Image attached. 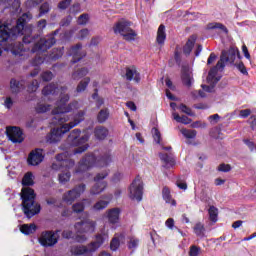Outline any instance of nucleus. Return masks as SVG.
<instances>
[{
  "mask_svg": "<svg viewBox=\"0 0 256 256\" xmlns=\"http://www.w3.org/2000/svg\"><path fill=\"white\" fill-rule=\"evenodd\" d=\"M60 91V100L56 103V107L52 110V125H59L60 127L54 128L46 136L47 143H59L63 139L65 133H69L70 129L77 127L79 123L85 120V112L79 111L76 115L69 116L67 113L79 109V102L74 101L67 105L69 101V94H63L67 91V87H60L59 84L51 83L45 86L42 90V95H55Z\"/></svg>",
  "mask_w": 256,
  "mask_h": 256,
  "instance_id": "obj_1",
  "label": "nucleus"
},
{
  "mask_svg": "<svg viewBox=\"0 0 256 256\" xmlns=\"http://www.w3.org/2000/svg\"><path fill=\"white\" fill-rule=\"evenodd\" d=\"M237 57H239V49L236 47H230L229 50L222 51L220 60L208 73L207 83L209 85H202L203 91H206V93H213L215 85H217L221 80V76L218 74L219 71H223V69H225V63L233 65Z\"/></svg>",
  "mask_w": 256,
  "mask_h": 256,
  "instance_id": "obj_2",
  "label": "nucleus"
},
{
  "mask_svg": "<svg viewBox=\"0 0 256 256\" xmlns=\"http://www.w3.org/2000/svg\"><path fill=\"white\" fill-rule=\"evenodd\" d=\"M112 161L113 158L109 152L103 154H97V152L87 154L76 167V173H85V171H89L93 167H109Z\"/></svg>",
  "mask_w": 256,
  "mask_h": 256,
  "instance_id": "obj_3",
  "label": "nucleus"
},
{
  "mask_svg": "<svg viewBox=\"0 0 256 256\" xmlns=\"http://www.w3.org/2000/svg\"><path fill=\"white\" fill-rule=\"evenodd\" d=\"M105 241H109V232L101 230L100 233L96 234L95 240L89 243L88 245L72 246L71 254L93 256V254L103 245V243H105Z\"/></svg>",
  "mask_w": 256,
  "mask_h": 256,
  "instance_id": "obj_4",
  "label": "nucleus"
},
{
  "mask_svg": "<svg viewBox=\"0 0 256 256\" xmlns=\"http://www.w3.org/2000/svg\"><path fill=\"white\" fill-rule=\"evenodd\" d=\"M23 212L31 219L34 215L41 213V205L35 202V190L30 187H23L21 192Z\"/></svg>",
  "mask_w": 256,
  "mask_h": 256,
  "instance_id": "obj_5",
  "label": "nucleus"
},
{
  "mask_svg": "<svg viewBox=\"0 0 256 256\" xmlns=\"http://www.w3.org/2000/svg\"><path fill=\"white\" fill-rule=\"evenodd\" d=\"M31 20V14L24 13L16 23V26L10 28L9 24H4L0 26V43H5L10 37H17L23 35L25 31V24L27 21Z\"/></svg>",
  "mask_w": 256,
  "mask_h": 256,
  "instance_id": "obj_6",
  "label": "nucleus"
},
{
  "mask_svg": "<svg viewBox=\"0 0 256 256\" xmlns=\"http://www.w3.org/2000/svg\"><path fill=\"white\" fill-rule=\"evenodd\" d=\"M39 36H24L23 37V43L25 45H29V43H34V46L32 47L31 52L32 53H41L45 52L48 49H51L53 45H55V36L54 35H49L46 36L45 38H41L39 41Z\"/></svg>",
  "mask_w": 256,
  "mask_h": 256,
  "instance_id": "obj_7",
  "label": "nucleus"
},
{
  "mask_svg": "<svg viewBox=\"0 0 256 256\" xmlns=\"http://www.w3.org/2000/svg\"><path fill=\"white\" fill-rule=\"evenodd\" d=\"M95 229H97V222L91 219H83L80 222H76L74 224L76 233L74 241H76V243H85V241H87V235H85V233H95Z\"/></svg>",
  "mask_w": 256,
  "mask_h": 256,
  "instance_id": "obj_8",
  "label": "nucleus"
},
{
  "mask_svg": "<svg viewBox=\"0 0 256 256\" xmlns=\"http://www.w3.org/2000/svg\"><path fill=\"white\" fill-rule=\"evenodd\" d=\"M68 141L74 147H78V148H75L72 150L73 155L85 153V151H87V149H89V144H87V141H89V134L85 133L81 137V130H79V129H74L70 133V135L68 136Z\"/></svg>",
  "mask_w": 256,
  "mask_h": 256,
  "instance_id": "obj_9",
  "label": "nucleus"
},
{
  "mask_svg": "<svg viewBox=\"0 0 256 256\" xmlns=\"http://www.w3.org/2000/svg\"><path fill=\"white\" fill-rule=\"evenodd\" d=\"M113 31L115 35H121L124 41H135L137 38V32L131 29V22L127 20L118 21L114 25Z\"/></svg>",
  "mask_w": 256,
  "mask_h": 256,
  "instance_id": "obj_10",
  "label": "nucleus"
},
{
  "mask_svg": "<svg viewBox=\"0 0 256 256\" xmlns=\"http://www.w3.org/2000/svg\"><path fill=\"white\" fill-rule=\"evenodd\" d=\"M75 167V161L69 159V152H64L56 156V161L52 163L54 171H69Z\"/></svg>",
  "mask_w": 256,
  "mask_h": 256,
  "instance_id": "obj_11",
  "label": "nucleus"
},
{
  "mask_svg": "<svg viewBox=\"0 0 256 256\" xmlns=\"http://www.w3.org/2000/svg\"><path fill=\"white\" fill-rule=\"evenodd\" d=\"M109 176V170H104L94 177L95 184L90 189L91 195H101L105 189H107V177Z\"/></svg>",
  "mask_w": 256,
  "mask_h": 256,
  "instance_id": "obj_12",
  "label": "nucleus"
},
{
  "mask_svg": "<svg viewBox=\"0 0 256 256\" xmlns=\"http://www.w3.org/2000/svg\"><path fill=\"white\" fill-rule=\"evenodd\" d=\"M85 189H87V186L85 184H80L76 187H74L72 190L67 191L62 196V201L64 203H67V205H73L81 195L85 193Z\"/></svg>",
  "mask_w": 256,
  "mask_h": 256,
  "instance_id": "obj_13",
  "label": "nucleus"
},
{
  "mask_svg": "<svg viewBox=\"0 0 256 256\" xmlns=\"http://www.w3.org/2000/svg\"><path fill=\"white\" fill-rule=\"evenodd\" d=\"M129 197L132 201H142L143 199V180L137 176L129 187Z\"/></svg>",
  "mask_w": 256,
  "mask_h": 256,
  "instance_id": "obj_14",
  "label": "nucleus"
},
{
  "mask_svg": "<svg viewBox=\"0 0 256 256\" xmlns=\"http://www.w3.org/2000/svg\"><path fill=\"white\" fill-rule=\"evenodd\" d=\"M59 242L58 231H45L41 233L39 243L42 247H55Z\"/></svg>",
  "mask_w": 256,
  "mask_h": 256,
  "instance_id": "obj_15",
  "label": "nucleus"
},
{
  "mask_svg": "<svg viewBox=\"0 0 256 256\" xmlns=\"http://www.w3.org/2000/svg\"><path fill=\"white\" fill-rule=\"evenodd\" d=\"M6 135L12 143H23V141H25L23 130L17 126H8L6 128Z\"/></svg>",
  "mask_w": 256,
  "mask_h": 256,
  "instance_id": "obj_16",
  "label": "nucleus"
},
{
  "mask_svg": "<svg viewBox=\"0 0 256 256\" xmlns=\"http://www.w3.org/2000/svg\"><path fill=\"white\" fill-rule=\"evenodd\" d=\"M43 159H45V156L43 155V149H35L31 151L28 156V165H39L43 162Z\"/></svg>",
  "mask_w": 256,
  "mask_h": 256,
  "instance_id": "obj_17",
  "label": "nucleus"
},
{
  "mask_svg": "<svg viewBox=\"0 0 256 256\" xmlns=\"http://www.w3.org/2000/svg\"><path fill=\"white\" fill-rule=\"evenodd\" d=\"M112 200L113 194H105L101 196V199L93 206L94 211H103V209H107Z\"/></svg>",
  "mask_w": 256,
  "mask_h": 256,
  "instance_id": "obj_18",
  "label": "nucleus"
},
{
  "mask_svg": "<svg viewBox=\"0 0 256 256\" xmlns=\"http://www.w3.org/2000/svg\"><path fill=\"white\" fill-rule=\"evenodd\" d=\"M81 47V44H77L70 49L68 55L72 57V63H77L78 61H81L83 57H85L86 53L81 49Z\"/></svg>",
  "mask_w": 256,
  "mask_h": 256,
  "instance_id": "obj_19",
  "label": "nucleus"
},
{
  "mask_svg": "<svg viewBox=\"0 0 256 256\" xmlns=\"http://www.w3.org/2000/svg\"><path fill=\"white\" fill-rule=\"evenodd\" d=\"M126 79L127 81H135V83H139V81H141V74H139L137 68L132 66L126 69Z\"/></svg>",
  "mask_w": 256,
  "mask_h": 256,
  "instance_id": "obj_20",
  "label": "nucleus"
},
{
  "mask_svg": "<svg viewBox=\"0 0 256 256\" xmlns=\"http://www.w3.org/2000/svg\"><path fill=\"white\" fill-rule=\"evenodd\" d=\"M121 210L119 208H113L107 211V218L109 223L115 225V223H119V215Z\"/></svg>",
  "mask_w": 256,
  "mask_h": 256,
  "instance_id": "obj_21",
  "label": "nucleus"
},
{
  "mask_svg": "<svg viewBox=\"0 0 256 256\" xmlns=\"http://www.w3.org/2000/svg\"><path fill=\"white\" fill-rule=\"evenodd\" d=\"M182 83H184L186 87L193 85V73L191 70L187 68L182 69Z\"/></svg>",
  "mask_w": 256,
  "mask_h": 256,
  "instance_id": "obj_22",
  "label": "nucleus"
},
{
  "mask_svg": "<svg viewBox=\"0 0 256 256\" xmlns=\"http://www.w3.org/2000/svg\"><path fill=\"white\" fill-rule=\"evenodd\" d=\"M10 89H11L12 93H19V91H22V89H25L24 80L17 81L15 79H12L10 81Z\"/></svg>",
  "mask_w": 256,
  "mask_h": 256,
  "instance_id": "obj_23",
  "label": "nucleus"
},
{
  "mask_svg": "<svg viewBox=\"0 0 256 256\" xmlns=\"http://www.w3.org/2000/svg\"><path fill=\"white\" fill-rule=\"evenodd\" d=\"M165 39H167V33H165V25L161 24L158 28L156 37L158 45H165Z\"/></svg>",
  "mask_w": 256,
  "mask_h": 256,
  "instance_id": "obj_24",
  "label": "nucleus"
},
{
  "mask_svg": "<svg viewBox=\"0 0 256 256\" xmlns=\"http://www.w3.org/2000/svg\"><path fill=\"white\" fill-rule=\"evenodd\" d=\"M159 157L161 161L165 163L164 167H166V169H169V167H173L175 165V158H173V156H171L170 154L160 153Z\"/></svg>",
  "mask_w": 256,
  "mask_h": 256,
  "instance_id": "obj_25",
  "label": "nucleus"
},
{
  "mask_svg": "<svg viewBox=\"0 0 256 256\" xmlns=\"http://www.w3.org/2000/svg\"><path fill=\"white\" fill-rule=\"evenodd\" d=\"M94 135L96 139H99L100 141H103L108 135H109V130L107 128L99 126L95 129Z\"/></svg>",
  "mask_w": 256,
  "mask_h": 256,
  "instance_id": "obj_26",
  "label": "nucleus"
},
{
  "mask_svg": "<svg viewBox=\"0 0 256 256\" xmlns=\"http://www.w3.org/2000/svg\"><path fill=\"white\" fill-rule=\"evenodd\" d=\"M162 197L166 203H170V205H172L173 207L177 205V202L171 197V190H169V188H163Z\"/></svg>",
  "mask_w": 256,
  "mask_h": 256,
  "instance_id": "obj_27",
  "label": "nucleus"
},
{
  "mask_svg": "<svg viewBox=\"0 0 256 256\" xmlns=\"http://www.w3.org/2000/svg\"><path fill=\"white\" fill-rule=\"evenodd\" d=\"M87 75H89V68H81L73 72L72 79L79 81V79H83V77H87Z\"/></svg>",
  "mask_w": 256,
  "mask_h": 256,
  "instance_id": "obj_28",
  "label": "nucleus"
},
{
  "mask_svg": "<svg viewBox=\"0 0 256 256\" xmlns=\"http://www.w3.org/2000/svg\"><path fill=\"white\" fill-rule=\"evenodd\" d=\"M89 83H91V78L85 77L84 79H82L76 87V92L83 93L84 91H86L87 87H89Z\"/></svg>",
  "mask_w": 256,
  "mask_h": 256,
  "instance_id": "obj_29",
  "label": "nucleus"
},
{
  "mask_svg": "<svg viewBox=\"0 0 256 256\" xmlns=\"http://www.w3.org/2000/svg\"><path fill=\"white\" fill-rule=\"evenodd\" d=\"M20 231L24 235H31L37 231V226L35 224H23L20 226Z\"/></svg>",
  "mask_w": 256,
  "mask_h": 256,
  "instance_id": "obj_30",
  "label": "nucleus"
},
{
  "mask_svg": "<svg viewBox=\"0 0 256 256\" xmlns=\"http://www.w3.org/2000/svg\"><path fill=\"white\" fill-rule=\"evenodd\" d=\"M172 117L177 123H183V125H189L191 123V118L187 116H179L177 112L172 113Z\"/></svg>",
  "mask_w": 256,
  "mask_h": 256,
  "instance_id": "obj_31",
  "label": "nucleus"
},
{
  "mask_svg": "<svg viewBox=\"0 0 256 256\" xmlns=\"http://www.w3.org/2000/svg\"><path fill=\"white\" fill-rule=\"evenodd\" d=\"M85 203H89L88 199H84L82 202H77L72 205V210L74 213H83L85 211Z\"/></svg>",
  "mask_w": 256,
  "mask_h": 256,
  "instance_id": "obj_32",
  "label": "nucleus"
},
{
  "mask_svg": "<svg viewBox=\"0 0 256 256\" xmlns=\"http://www.w3.org/2000/svg\"><path fill=\"white\" fill-rule=\"evenodd\" d=\"M107 119H109V109L108 108L101 109L97 115L98 123H105Z\"/></svg>",
  "mask_w": 256,
  "mask_h": 256,
  "instance_id": "obj_33",
  "label": "nucleus"
},
{
  "mask_svg": "<svg viewBox=\"0 0 256 256\" xmlns=\"http://www.w3.org/2000/svg\"><path fill=\"white\" fill-rule=\"evenodd\" d=\"M209 219L212 223H217V217L219 215V210L215 206H210L208 209Z\"/></svg>",
  "mask_w": 256,
  "mask_h": 256,
  "instance_id": "obj_34",
  "label": "nucleus"
},
{
  "mask_svg": "<svg viewBox=\"0 0 256 256\" xmlns=\"http://www.w3.org/2000/svg\"><path fill=\"white\" fill-rule=\"evenodd\" d=\"M207 29H220L224 33H229V30H227V27L219 22H212L207 25Z\"/></svg>",
  "mask_w": 256,
  "mask_h": 256,
  "instance_id": "obj_35",
  "label": "nucleus"
},
{
  "mask_svg": "<svg viewBox=\"0 0 256 256\" xmlns=\"http://www.w3.org/2000/svg\"><path fill=\"white\" fill-rule=\"evenodd\" d=\"M22 185L24 187H29V186L33 185V173L27 172L24 175V177L22 179Z\"/></svg>",
  "mask_w": 256,
  "mask_h": 256,
  "instance_id": "obj_36",
  "label": "nucleus"
},
{
  "mask_svg": "<svg viewBox=\"0 0 256 256\" xmlns=\"http://www.w3.org/2000/svg\"><path fill=\"white\" fill-rule=\"evenodd\" d=\"M70 179H71V172L69 171L62 172L58 176L59 183H61L62 185H65V183H68Z\"/></svg>",
  "mask_w": 256,
  "mask_h": 256,
  "instance_id": "obj_37",
  "label": "nucleus"
},
{
  "mask_svg": "<svg viewBox=\"0 0 256 256\" xmlns=\"http://www.w3.org/2000/svg\"><path fill=\"white\" fill-rule=\"evenodd\" d=\"M194 233L198 236V237H203L205 235V226L201 223H197L194 226Z\"/></svg>",
  "mask_w": 256,
  "mask_h": 256,
  "instance_id": "obj_38",
  "label": "nucleus"
},
{
  "mask_svg": "<svg viewBox=\"0 0 256 256\" xmlns=\"http://www.w3.org/2000/svg\"><path fill=\"white\" fill-rule=\"evenodd\" d=\"M181 133L186 137V139H195V137H197V131L195 130L182 129Z\"/></svg>",
  "mask_w": 256,
  "mask_h": 256,
  "instance_id": "obj_39",
  "label": "nucleus"
},
{
  "mask_svg": "<svg viewBox=\"0 0 256 256\" xmlns=\"http://www.w3.org/2000/svg\"><path fill=\"white\" fill-rule=\"evenodd\" d=\"M195 45V40H188L184 46V53L185 55H189L191 51H193V47Z\"/></svg>",
  "mask_w": 256,
  "mask_h": 256,
  "instance_id": "obj_40",
  "label": "nucleus"
},
{
  "mask_svg": "<svg viewBox=\"0 0 256 256\" xmlns=\"http://www.w3.org/2000/svg\"><path fill=\"white\" fill-rule=\"evenodd\" d=\"M47 111H51L50 105L38 104L36 106V113H47Z\"/></svg>",
  "mask_w": 256,
  "mask_h": 256,
  "instance_id": "obj_41",
  "label": "nucleus"
},
{
  "mask_svg": "<svg viewBox=\"0 0 256 256\" xmlns=\"http://www.w3.org/2000/svg\"><path fill=\"white\" fill-rule=\"evenodd\" d=\"M152 135L154 141L159 145L161 144V132L157 128H152Z\"/></svg>",
  "mask_w": 256,
  "mask_h": 256,
  "instance_id": "obj_42",
  "label": "nucleus"
},
{
  "mask_svg": "<svg viewBox=\"0 0 256 256\" xmlns=\"http://www.w3.org/2000/svg\"><path fill=\"white\" fill-rule=\"evenodd\" d=\"M51 7L49 6V4L47 2L43 3L40 6V13H39V17H43V15H47V13L50 11Z\"/></svg>",
  "mask_w": 256,
  "mask_h": 256,
  "instance_id": "obj_43",
  "label": "nucleus"
},
{
  "mask_svg": "<svg viewBox=\"0 0 256 256\" xmlns=\"http://www.w3.org/2000/svg\"><path fill=\"white\" fill-rule=\"evenodd\" d=\"M39 89V81L32 80V82L28 85V92L29 93H35Z\"/></svg>",
  "mask_w": 256,
  "mask_h": 256,
  "instance_id": "obj_44",
  "label": "nucleus"
},
{
  "mask_svg": "<svg viewBox=\"0 0 256 256\" xmlns=\"http://www.w3.org/2000/svg\"><path fill=\"white\" fill-rule=\"evenodd\" d=\"M235 67L242 73V75H249V72L247 71V67H245V64L243 62H239L235 64Z\"/></svg>",
  "mask_w": 256,
  "mask_h": 256,
  "instance_id": "obj_45",
  "label": "nucleus"
},
{
  "mask_svg": "<svg viewBox=\"0 0 256 256\" xmlns=\"http://www.w3.org/2000/svg\"><path fill=\"white\" fill-rule=\"evenodd\" d=\"M89 23V14H82L78 17V25H87Z\"/></svg>",
  "mask_w": 256,
  "mask_h": 256,
  "instance_id": "obj_46",
  "label": "nucleus"
},
{
  "mask_svg": "<svg viewBox=\"0 0 256 256\" xmlns=\"http://www.w3.org/2000/svg\"><path fill=\"white\" fill-rule=\"evenodd\" d=\"M60 57H63V49H54L51 56H50V59H59Z\"/></svg>",
  "mask_w": 256,
  "mask_h": 256,
  "instance_id": "obj_47",
  "label": "nucleus"
},
{
  "mask_svg": "<svg viewBox=\"0 0 256 256\" xmlns=\"http://www.w3.org/2000/svg\"><path fill=\"white\" fill-rule=\"evenodd\" d=\"M138 245H139V240L135 237H131L128 242V249H137Z\"/></svg>",
  "mask_w": 256,
  "mask_h": 256,
  "instance_id": "obj_48",
  "label": "nucleus"
},
{
  "mask_svg": "<svg viewBox=\"0 0 256 256\" xmlns=\"http://www.w3.org/2000/svg\"><path fill=\"white\" fill-rule=\"evenodd\" d=\"M180 111H182V113H185L186 115H189L190 117H193L195 114L193 113V111H191V108L187 107L184 104H181L179 106Z\"/></svg>",
  "mask_w": 256,
  "mask_h": 256,
  "instance_id": "obj_49",
  "label": "nucleus"
},
{
  "mask_svg": "<svg viewBox=\"0 0 256 256\" xmlns=\"http://www.w3.org/2000/svg\"><path fill=\"white\" fill-rule=\"evenodd\" d=\"M201 255V249L197 246H191L189 250V256H199Z\"/></svg>",
  "mask_w": 256,
  "mask_h": 256,
  "instance_id": "obj_50",
  "label": "nucleus"
},
{
  "mask_svg": "<svg viewBox=\"0 0 256 256\" xmlns=\"http://www.w3.org/2000/svg\"><path fill=\"white\" fill-rule=\"evenodd\" d=\"M73 0H62L58 3V9L65 10L71 5Z\"/></svg>",
  "mask_w": 256,
  "mask_h": 256,
  "instance_id": "obj_51",
  "label": "nucleus"
},
{
  "mask_svg": "<svg viewBox=\"0 0 256 256\" xmlns=\"http://www.w3.org/2000/svg\"><path fill=\"white\" fill-rule=\"evenodd\" d=\"M110 249L112 251H117V249H119V239L117 238V236H115L111 243H110Z\"/></svg>",
  "mask_w": 256,
  "mask_h": 256,
  "instance_id": "obj_52",
  "label": "nucleus"
},
{
  "mask_svg": "<svg viewBox=\"0 0 256 256\" xmlns=\"http://www.w3.org/2000/svg\"><path fill=\"white\" fill-rule=\"evenodd\" d=\"M89 37V29L85 28L78 32L77 39H87Z\"/></svg>",
  "mask_w": 256,
  "mask_h": 256,
  "instance_id": "obj_53",
  "label": "nucleus"
},
{
  "mask_svg": "<svg viewBox=\"0 0 256 256\" xmlns=\"http://www.w3.org/2000/svg\"><path fill=\"white\" fill-rule=\"evenodd\" d=\"M41 79L42 81H51V79H53V73L50 72V71H46V72H43L41 74Z\"/></svg>",
  "mask_w": 256,
  "mask_h": 256,
  "instance_id": "obj_54",
  "label": "nucleus"
},
{
  "mask_svg": "<svg viewBox=\"0 0 256 256\" xmlns=\"http://www.w3.org/2000/svg\"><path fill=\"white\" fill-rule=\"evenodd\" d=\"M191 127H192L193 129H199V128L205 129V127H207V123L201 122V121H196V122H193V123L191 124Z\"/></svg>",
  "mask_w": 256,
  "mask_h": 256,
  "instance_id": "obj_55",
  "label": "nucleus"
},
{
  "mask_svg": "<svg viewBox=\"0 0 256 256\" xmlns=\"http://www.w3.org/2000/svg\"><path fill=\"white\" fill-rule=\"evenodd\" d=\"M41 1L43 0H28L26 2V7H28V9H31V7H37Z\"/></svg>",
  "mask_w": 256,
  "mask_h": 256,
  "instance_id": "obj_56",
  "label": "nucleus"
},
{
  "mask_svg": "<svg viewBox=\"0 0 256 256\" xmlns=\"http://www.w3.org/2000/svg\"><path fill=\"white\" fill-rule=\"evenodd\" d=\"M208 119L212 125H215L216 123H219V119H221V116H219V114H214L209 116Z\"/></svg>",
  "mask_w": 256,
  "mask_h": 256,
  "instance_id": "obj_57",
  "label": "nucleus"
},
{
  "mask_svg": "<svg viewBox=\"0 0 256 256\" xmlns=\"http://www.w3.org/2000/svg\"><path fill=\"white\" fill-rule=\"evenodd\" d=\"M218 171H222V173H228V171H231V166L229 164H220Z\"/></svg>",
  "mask_w": 256,
  "mask_h": 256,
  "instance_id": "obj_58",
  "label": "nucleus"
},
{
  "mask_svg": "<svg viewBox=\"0 0 256 256\" xmlns=\"http://www.w3.org/2000/svg\"><path fill=\"white\" fill-rule=\"evenodd\" d=\"M45 27H47V20L42 19V20L38 21V23H37L38 31H43L45 29Z\"/></svg>",
  "mask_w": 256,
  "mask_h": 256,
  "instance_id": "obj_59",
  "label": "nucleus"
},
{
  "mask_svg": "<svg viewBox=\"0 0 256 256\" xmlns=\"http://www.w3.org/2000/svg\"><path fill=\"white\" fill-rule=\"evenodd\" d=\"M45 59L41 56H37L33 62L32 65H34L35 67H38V65H41L42 63H44Z\"/></svg>",
  "mask_w": 256,
  "mask_h": 256,
  "instance_id": "obj_60",
  "label": "nucleus"
},
{
  "mask_svg": "<svg viewBox=\"0 0 256 256\" xmlns=\"http://www.w3.org/2000/svg\"><path fill=\"white\" fill-rule=\"evenodd\" d=\"M240 117H242V119H247V117H249V115H251V109H244V110H240Z\"/></svg>",
  "mask_w": 256,
  "mask_h": 256,
  "instance_id": "obj_61",
  "label": "nucleus"
},
{
  "mask_svg": "<svg viewBox=\"0 0 256 256\" xmlns=\"http://www.w3.org/2000/svg\"><path fill=\"white\" fill-rule=\"evenodd\" d=\"M4 107H6V109H11V107H13V99H11V97H7L4 100Z\"/></svg>",
  "mask_w": 256,
  "mask_h": 256,
  "instance_id": "obj_62",
  "label": "nucleus"
},
{
  "mask_svg": "<svg viewBox=\"0 0 256 256\" xmlns=\"http://www.w3.org/2000/svg\"><path fill=\"white\" fill-rule=\"evenodd\" d=\"M81 11V5L79 3L73 4L70 8V13H79Z\"/></svg>",
  "mask_w": 256,
  "mask_h": 256,
  "instance_id": "obj_63",
  "label": "nucleus"
},
{
  "mask_svg": "<svg viewBox=\"0 0 256 256\" xmlns=\"http://www.w3.org/2000/svg\"><path fill=\"white\" fill-rule=\"evenodd\" d=\"M249 123L251 125V129H255V127H256V115H252L249 118Z\"/></svg>",
  "mask_w": 256,
  "mask_h": 256,
  "instance_id": "obj_64",
  "label": "nucleus"
}]
</instances>
